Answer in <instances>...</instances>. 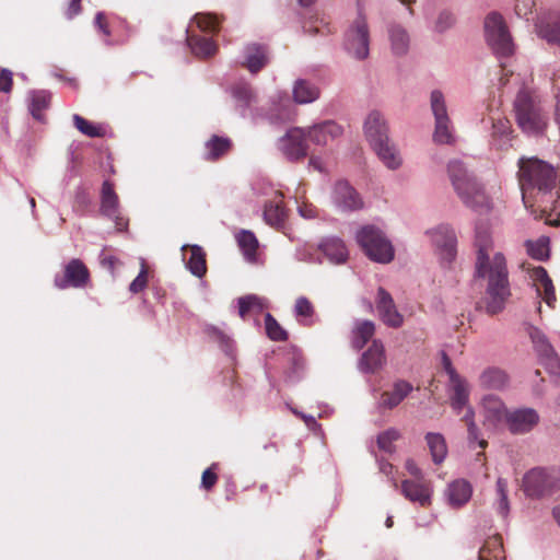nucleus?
<instances>
[{
    "instance_id": "f257e3e1",
    "label": "nucleus",
    "mask_w": 560,
    "mask_h": 560,
    "mask_svg": "<svg viewBox=\"0 0 560 560\" xmlns=\"http://www.w3.org/2000/svg\"><path fill=\"white\" fill-rule=\"evenodd\" d=\"M476 273L488 280L487 311L495 314L503 308L510 296L509 272L502 253H493V242L488 229L477 226L475 237Z\"/></svg>"
},
{
    "instance_id": "f03ea898",
    "label": "nucleus",
    "mask_w": 560,
    "mask_h": 560,
    "mask_svg": "<svg viewBox=\"0 0 560 560\" xmlns=\"http://www.w3.org/2000/svg\"><path fill=\"white\" fill-rule=\"evenodd\" d=\"M518 182L526 208L537 206L542 213L558 209V200L553 198L552 192L557 183V172L551 164L537 158H521Z\"/></svg>"
},
{
    "instance_id": "7ed1b4c3",
    "label": "nucleus",
    "mask_w": 560,
    "mask_h": 560,
    "mask_svg": "<svg viewBox=\"0 0 560 560\" xmlns=\"http://www.w3.org/2000/svg\"><path fill=\"white\" fill-rule=\"evenodd\" d=\"M452 185L462 202L475 211H488L490 199L483 187L468 173L460 161H452L447 167Z\"/></svg>"
},
{
    "instance_id": "20e7f679",
    "label": "nucleus",
    "mask_w": 560,
    "mask_h": 560,
    "mask_svg": "<svg viewBox=\"0 0 560 560\" xmlns=\"http://www.w3.org/2000/svg\"><path fill=\"white\" fill-rule=\"evenodd\" d=\"M363 130L380 160L390 170L398 168L402 161L399 152L389 141L388 126L383 115L377 110L371 112L365 118Z\"/></svg>"
},
{
    "instance_id": "39448f33",
    "label": "nucleus",
    "mask_w": 560,
    "mask_h": 560,
    "mask_svg": "<svg viewBox=\"0 0 560 560\" xmlns=\"http://www.w3.org/2000/svg\"><path fill=\"white\" fill-rule=\"evenodd\" d=\"M514 116L524 132L539 133L547 127V116L540 101L530 91L522 90L517 93L514 101Z\"/></svg>"
},
{
    "instance_id": "423d86ee",
    "label": "nucleus",
    "mask_w": 560,
    "mask_h": 560,
    "mask_svg": "<svg viewBox=\"0 0 560 560\" xmlns=\"http://www.w3.org/2000/svg\"><path fill=\"white\" fill-rule=\"evenodd\" d=\"M357 242L373 261L388 264L394 259V248L384 233L374 225H365L357 233Z\"/></svg>"
},
{
    "instance_id": "0eeeda50",
    "label": "nucleus",
    "mask_w": 560,
    "mask_h": 560,
    "mask_svg": "<svg viewBox=\"0 0 560 560\" xmlns=\"http://www.w3.org/2000/svg\"><path fill=\"white\" fill-rule=\"evenodd\" d=\"M523 489L532 498L551 495L560 490V470L534 468L524 476Z\"/></svg>"
},
{
    "instance_id": "6e6552de",
    "label": "nucleus",
    "mask_w": 560,
    "mask_h": 560,
    "mask_svg": "<svg viewBox=\"0 0 560 560\" xmlns=\"http://www.w3.org/2000/svg\"><path fill=\"white\" fill-rule=\"evenodd\" d=\"M485 31L488 44L500 56L513 52V43L505 22L499 13L492 12L485 20Z\"/></svg>"
},
{
    "instance_id": "1a4fd4ad",
    "label": "nucleus",
    "mask_w": 560,
    "mask_h": 560,
    "mask_svg": "<svg viewBox=\"0 0 560 560\" xmlns=\"http://www.w3.org/2000/svg\"><path fill=\"white\" fill-rule=\"evenodd\" d=\"M370 33L366 19L360 13L345 34L346 50L359 60L369 56Z\"/></svg>"
},
{
    "instance_id": "9d476101",
    "label": "nucleus",
    "mask_w": 560,
    "mask_h": 560,
    "mask_svg": "<svg viewBox=\"0 0 560 560\" xmlns=\"http://www.w3.org/2000/svg\"><path fill=\"white\" fill-rule=\"evenodd\" d=\"M91 273L86 265L79 258H72L65 266L61 273H57L54 284L59 290L68 288L82 289L89 285Z\"/></svg>"
},
{
    "instance_id": "9b49d317",
    "label": "nucleus",
    "mask_w": 560,
    "mask_h": 560,
    "mask_svg": "<svg viewBox=\"0 0 560 560\" xmlns=\"http://www.w3.org/2000/svg\"><path fill=\"white\" fill-rule=\"evenodd\" d=\"M431 109L435 118L433 139L436 143L451 144L454 141L451 120L447 115L446 104L441 91L431 93Z\"/></svg>"
},
{
    "instance_id": "f8f14e48",
    "label": "nucleus",
    "mask_w": 560,
    "mask_h": 560,
    "mask_svg": "<svg viewBox=\"0 0 560 560\" xmlns=\"http://www.w3.org/2000/svg\"><path fill=\"white\" fill-rule=\"evenodd\" d=\"M100 211L106 218L113 220L118 231H124L128 226V219L120 212L118 195L115 192L114 185L105 180L101 190Z\"/></svg>"
},
{
    "instance_id": "ddd939ff",
    "label": "nucleus",
    "mask_w": 560,
    "mask_h": 560,
    "mask_svg": "<svg viewBox=\"0 0 560 560\" xmlns=\"http://www.w3.org/2000/svg\"><path fill=\"white\" fill-rule=\"evenodd\" d=\"M306 139V129L292 128L280 139V150L289 161L303 160L307 155Z\"/></svg>"
},
{
    "instance_id": "4468645a",
    "label": "nucleus",
    "mask_w": 560,
    "mask_h": 560,
    "mask_svg": "<svg viewBox=\"0 0 560 560\" xmlns=\"http://www.w3.org/2000/svg\"><path fill=\"white\" fill-rule=\"evenodd\" d=\"M376 310L381 320L388 327L399 328L404 316L398 312L394 299L384 288L380 287L376 296Z\"/></svg>"
},
{
    "instance_id": "2eb2a0df",
    "label": "nucleus",
    "mask_w": 560,
    "mask_h": 560,
    "mask_svg": "<svg viewBox=\"0 0 560 560\" xmlns=\"http://www.w3.org/2000/svg\"><path fill=\"white\" fill-rule=\"evenodd\" d=\"M521 267L528 272L537 294L541 296L549 306H552L556 302V291L547 270L541 266L532 267L530 264L527 262H523Z\"/></svg>"
},
{
    "instance_id": "dca6fc26",
    "label": "nucleus",
    "mask_w": 560,
    "mask_h": 560,
    "mask_svg": "<svg viewBox=\"0 0 560 560\" xmlns=\"http://www.w3.org/2000/svg\"><path fill=\"white\" fill-rule=\"evenodd\" d=\"M508 429L513 434L532 431L539 422V415L533 408H521L505 415Z\"/></svg>"
},
{
    "instance_id": "f3484780",
    "label": "nucleus",
    "mask_w": 560,
    "mask_h": 560,
    "mask_svg": "<svg viewBox=\"0 0 560 560\" xmlns=\"http://www.w3.org/2000/svg\"><path fill=\"white\" fill-rule=\"evenodd\" d=\"M332 199L342 211H354L363 207V201L357 190L345 180L336 183Z\"/></svg>"
},
{
    "instance_id": "a211bd4d",
    "label": "nucleus",
    "mask_w": 560,
    "mask_h": 560,
    "mask_svg": "<svg viewBox=\"0 0 560 560\" xmlns=\"http://www.w3.org/2000/svg\"><path fill=\"white\" fill-rule=\"evenodd\" d=\"M431 238L440 255L445 260H452L456 254V235L448 225H439L431 231Z\"/></svg>"
},
{
    "instance_id": "6ab92c4d",
    "label": "nucleus",
    "mask_w": 560,
    "mask_h": 560,
    "mask_svg": "<svg viewBox=\"0 0 560 560\" xmlns=\"http://www.w3.org/2000/svg\"><path fill=\"white\" fill-rule=\"evenodd\" d=\"M269 61L268 47L261 44H248L244 48L242 66L250 73L259 72Z\"/></svg>"
},
{
    "instance_id": "aec40b11",
    "label": "nucleus",
    "mask_w": 560,
    "mask_h": 560,
    "mask_svg": "<svg viewBox=\"0 0 560 560\" xmlns=\"http://www.w3.org/2000/svg\"><path fill=\"white\" fill-rule=\"evenodd\" d=\"M308 139L317 145H327L330 141L340 137L342 128L332 120H327L310 127L306 130Z\"/></svg>"
},
{
    "instance_id": "412c9836",
    "label": "nucleus",
    "mask_w": 560,
    "mask_h": 560,
    "mask_svg": "<svg viewBox=\"0 0 560 560\" xmlns=\"http://www.w3.org/2000/svg\"><path fill=\"white\" fill-rule=\"evenodd\" d=\"M413 387L407 381H396L393 386L383 392L380 397V407L393 409L397 407L411 392Z\"/></svg>"
},
{
    "instance_id": "4be33fe9",
    "label": "nucleus",
    "mask_w": 560,
    "mask_h": 560,
    "mask_svg": "<svg viewBox=\"0 0 560 560\" xmlns=\"http://www.w3.org/2000/svg\"><path fill=\"white\" fill-rule=\"evenodd\" d=\"M527 331L538 357L551 365L558 363V357L546 335L534 326H529Z\"/></svg>"
},
{
    "instance_id": "5701e85b",
    "label": "nucleus",
    "mask_w": 560,
    "mask_h": 560,
    "mask_svg": "<svg viewBox=\"0 0 560 560\" xmlns=\"http://www.w3.org/2000/svg\"><path fill=\"white\" fill-rule=\"evenodd\" d=\"M385 362L384 346L380 340H373L370 348L362 354L360 369L366 373H375Z\"/></svg>"
},
{
    "instance_id": "b1692460",
    "label": "nucleus",
    "mask_w": 560,
    "mask_h": 560,
    "mask_svg": "<svg viewBox=\"0 0 560 560\" xmlns=\"http://www.w3.org/2000/svg\"><path fill=\"white\" fill-rule=\"evenodd\" d=\"M401 492L406 499L417 502L421 506L430 504V489L421 479L417 481L404 480L401 482Z\"/></svg>"
},
{
    "instance_id": "393cba45",
    "label": "nucleus",
    "mask_w": 560,
    "mask_h": 560,
    "mask_svg": "<svg viewBox=\"0 0 560 560\" xmlns=\"http://www.w3.org/2000/svg\"><path fill=\"white\" fill-rule=\"evenodd\" d=\"M319 248L332 264H343L348 258L347 247L339 238H328L319 245Z\"/></svg>"
},
{
    "instance_id": "a878e982",
    "label": "nucleus",
    "mask_w": 560,
    "mask_h": 560,
    "mask_svg": "<svg viewBox=\"0 0 560 560\" xmlns=\"http://www.w3.org/2000/svg\"><path fill=\"white\" fill-rule=\"evenodd\" d=\"M186 40L192 54L199 58L211 57L218 50L215 43L211 38L188 34Z\"/></svg>"
},
{
    "instance_id": "bb28decb",
    "label": "nucleus",
    "mask_w": 560,
    "mask_h": 560,
    "mask_svg": "<svg viewBox=\"0 0 560 560\" xmlns=\"http://www.w3.org/2000/svg\"><path fill=\"white\" fill-rule=\"evenodd\" d=\"M450 385L453 392L451 405L454 410L459 412L468 401L469 392L466 381L460 375H457L456 377L450 378Z\"/></svg>"
},
{
    "instance_id": "cd10ccee",
    "label": "nucleus",
    "mask_w": 560,
    "mask_h": 560,
    "mask_svg": "<svg viewBox=\"0 0 560 560\" xmlns=\"http://www.w3.org/2000/svg\"><path fill=\"white\" fill-rule=\"evenodd\" d=\"M187 249L190 250L187 268L194 276L201 278L207 271L206 254L198 245H184L182 247V250Z\"/></svg>"
},
{
    "instance_id": "c85d7f7f",
    "label": "nucleus",
    "mask_w": 560,
    "mask_h": 560,
    "mask_svg": "<svg viewBox=\"0 0 560 560\" xmlns=\"http://www.w3.org/2000/svg\"><path fill=\"white\" fill-rule=\"evenodd\" d=\"M238 315L246 319L249 315H259L267 307L266 300L255 294L241 296L238 300Z\"/></svg>"
},
{
    "instance_id": "c756f323",
    "label": "nucleus",
    "mask_w": 560,
    "mask_h": 560,
    "mask_svg": "<svg viewBox=\"0 0 560 560\" xmlns=\"http://www.w3.org/2000/svg\"><path fill=\"white\" fill-rule=\"evenodd\" d=\"M479 560H505L502 537L494 535L489 537L479 550Z\"/></svg>"
},
{
    "instance_id": "7c9ffc66",
    "label": "nucleus",
    "mask_w": 560,
    "mask_h": 560,
    "mask_svg": "<svg viewBox=\"0 0 560 560\" xmlns=\"http://www.w3.org/2000/svg\"><path fill=\"white\" fill-rule=\"evenodd\" d=\"M50 101L51 94L45 90L33 91L30 94V110L36 120H45L44 110L49 107Z\"/></svg>"
},
{
    "instance_id": "2f4dec72",
    "label": "nucleus",
    "mask_w": 560,
    "mask_h": 560,
    "mask_svg": "<svg viewBox=\"0 0 560 560\" xmlns=\"http://www.w3.org/2000/svg\"><path fill=\"white\" fill-rule=\"evenodd\" d=\"M232 148V141L226 137H220L213 135L206 142V160L207 161H217L220 158L224 156Z\"/></svg>"
},
{
    "instance_id": "473e14b6",
    "label": "nucleus",
    "mask_w": 560,
    "mask_h": 560,
    "mask_svg": "<svg viewBox=\"0 0 560 560\" xmlns=\"http://www.w3.org/2000/svg\"><path fill=\"white\" fill-rule=\"evenodd\" d=\"M508 375L498 368H488L479 376V383L487 389H502L508 384Z\"/></svg>"
},
{
    "instance_id": "72a5a7b5",
    "label": "nucleus",
    "mask_w": 560,
    "mask_h": 560,
    "mask_svg": "<svg viewBox=\"0 0 560 560\" xmlns=\"http://www.w3.org/2000/svg\"><path fill=\"white\" fill-rule=\"evenodd\" d=\"M471 497V487L465 480H456L448 487V500L451 504L460 506L468 502Z\"/></svg>"
},
{
    "instance_id": "f704fd0d",
    "label": "nucleus",
    "mask_w": 560,
    "mask_h": 560,
    "mask_svg": "<svg viewBox=\"0 0 560 560\" xmlns=\"http://www.w3.org/2000/svg\"><path fill=\"white\" fill-rule=\"evenodd\" d=\"M425 441L433 462L435 464L442 463L447 454V446L443 435L430 432L425 435Z\"/></svg>"
},
{
    "instance_id": "c9c22d12",
    "label": "nucleus",
    "mask_w": 560,
    "mask_h": 560,
    "mask_svg": "<svg viewBox=\"0 0 560 560\" xmlns=\"http://www.w3.org/2000/svg\"><path fill=\"white\" fill-rule=\"evenodd\" d=\"M293 96L296 103L306 104L318 98L319 90L305 80H299L294 85Z\"/></svg>"
},
{
    "instance_id": "e433bc0d",
    "label": "nucleus",
    "mask_w": 560,
    "mask_h": 560,
    "mask_svg": "<svg viewBox=\"0 0 560 560\" xmlns=\"http://www.w3.org/2000/svg\"><path fill=\"white\" fill-rule=\"evenodd\" d=\"M389 39L395 55H405L409 48V35L400 25L389 28Z\"/></svg>"
},
{
    "instance_id": "4c0bfd02",
    "label": "nucleus",
    "mask_w": 560,
    "mask_h": 560,
    "mask_svg": "<svg viewBox=\"0 0 560 560\" xmlns=\"http://www.w3.org/2000/svg\"><path fill=\"white\" fill-rule=\"evenodd\" d=\"M375 325L371 320L359 322L353 329L352 345L355 349H362L373 337Z\"/></svg>"
},
{
    "instance_id": "58836bf2",
    "label": "nucleus",
    "mask_w": 560,
    "mask_h": 560,
    "mask_svg": "<svg viewBox=\"0 0 560 560\" xmlns=\"http://www.w3.org/2000/svg\"><path fill=\"white\" fill-rule=\"evenodd\" d=\"M287 217L285 209L281 202L270 201L265 205L264 219L267 224L279 228Z\"/></svg>"
},
{
    "instance_id": "ea45409f",
    "label": "nucleus",
    "mask_w": 560,
    "mask_h": 560,
    "mask_svg": "<svg viewBox=\"0 0 560 560\" xmlns=\"http://www.w3.org/2000/svg\"><path fill=\"white\" fill-rule=\"evenodd\" d=\"M482 406L486 412V418L492 421L505 419L506 411L503 402L495 396L489 395L483 398Z\"/></svg>"
},
{
    "instance_id": "a19ab883",
    "label": "nucleus",
    "mask_w": 560,
    "mask_h": 560,
    "mask_svg": "<svg viewBox=\"0 0 560 560\" xmlns=\"http://www.w3.org/2000/svg\"><path fill=\"white\" fill-rule=\"evenodd\" d=\"M549 237L547 236H540L536 241H526L525 247L527 250V254L539 261L547 260L549 258Z\"/></svg>"
},
{
    "instance_id": "79ce46f5",
    "label": "nucleus",
    "mask_w": 560,
    "mask_h": 560,
    "mask_svg": "<svg viewBox=\"0 0 560 560\" xmlns=\"http://www.w3.org/2000/svg\"><path fill=\"white\" fill-rule=\"evenodd\" d=\"M237 243L246 259L253 261L256 258L258 249V241L254 233L249 231H242L237 235Z\"/></svg>"
},
{
    "instance_id": "37998d69",
    "label": "nucleus",
    "mask_w": 560,
    "mask_h": 560,
    "mask_svg": "<svg viewBox=\"0 0 560 560\" xmlns=\"http://www.w3.org/2000/svg\"><path fill=\"white\" fill-rule=\"evenodd\" d=\"M265 329L269 339L273 341H287V330L277 322V319L270 314L265 315Z\"/></svg>"
},
{
    "instance_id": "c03bdc74",
    "label": "nucleus",
    "mask_w": 560,
    "mask_h": 560,
    "mask_svg": "<svg viewBox=\"0 0 560 560\" xmlns=\"http://www.w3.org/2000/svg\"><path fill=\"white\" fill-rule=\"evenodd\" d=\"M294 313H295L296 317L302 318V319H300L301 323L308 326V325H311L310 319L313 317V315L315 313V308H314V305L312 304V302L307 298L300 296L295 301Z\"/></svg>"
},
{
    "instance_id": "a18cd8bd",
    "label": "nucleus",
    "mask_w": 560,
    "mask_h": 560,
    "mask_svg": "<svg viewBox=\"0 0 560 560\" xmlns=\"http://www.w3.org/2000/svg\"><path fill=\"white\" fill-rule=\"evenodd\" d=\"M73 124L80 132L88 137L100 138L104 136V130L101 126L92 124L80 115H73Z\"/></svg>"
},
{
    "instance_id": "49530a36",
    "label": "nucleus",
    "mask_w": 560,
    "mask_h": 560,
    "mask_svg": "<svg viewBox=\"0 0 560 560\" xmlns=\"http://www.w3.org/2000/svg\"><path fill=\"white\" fill-rule=\"evenodd\" d=\"M400 434L395 429H388L382 432L377 438L378 447L386 452L392 453L394 451V442L399 439Z\"/></svg>"
},
{
    "instance_id": "de8ad7c7",
    "label": "nucleus",
    "mask_w": 560,
    "mask_h": 560,
    "mask_svg": "<svg viewBox=\"0 0 560 560\" xmlns=\"http://www.w3.org/2000/svg\"><path fill=\"white\" fill-rule=\"evenodd\" d=\"M506 487L508 482L505 479L499 478L497 480V492L499 497L498 511L502 516H506L510 510Z\"/></svg>"
},
{
    "instance_id": "09e8293b",
    "label": "nucleus",
    "mask_w": 560,
    "mask_h": 560,
    "mask_svg": "<svg viewBox=\"0 0 560 560\" xmlns=\"http://www.w3.org/2000/svg\"><path fill=\"white\" fill-rule=\"evenodd\" d=\"M195 21L197 23L198 28L202 32L207 33H215L219 28V22L215 16L211 14H196Z\"/></svg>"
},
{
    "instance_id": "8fccbe9b",
    "label": "nucleus",
    "mask_w": 560,
    "mask_h": 560,
    "mask_svg": "<svg viewBox=\"0 0 560 560\" xmlns=\"http://www.w3.org/2000/svg\"><path fill=\"white\" fill-rule=\"evenodd\" d=\"M148 285V267L145 261H141V270L136 279L130 283L129 290L132 293H139L143 291Z\"/></svg>"
},
{
    "instance_id": "3c124183",
    "label": "nucleus",
    "mask_w": 560,
    "mask_h": 560,
    "mask_svg": "<svg viewBox=\"0 0 560 560\" xmlns=\"http://www.w3.org/2000/svg\"><path fill=\"white\" fill-rule=\"evenodd\" d=\"M454 16L451 12L442 11L435 21L434 30L439 33H443L454 24Z\"/></svg>"
},
{
    "instance_id": "603ef678",
    "label": "nucleus",
    "mask_w": 560,
    "mask_h": 560,
    "mask_svg": "<svg viewBox=\"0 0 560 560\" xmlns=\"http://www.w3.org/2000/svg\"><path fill=\"white\" fill-rule=\"evenodd\" d=\"M536 5L535 0H516L515 1V13L520 18L528 19Z\"/></svg>"
},
{
    "instance_id": "864d4df0",
    "label": "nucleus",
    "mask_w": 560,
    "mask_h": 560,
    "mask_svg": "<svg viewBox=\"0 0 560 560\" xmlns=\"http://www.w3.org/2000/svg\"><path fill=\"white\" fill-rule=\"evenodd\" d=\"M215 465H212L211 467L207 468L201 476V487L205 490H210L214 487V485L218 481V475L213 470Z\"/></svg>"
},
{
    "instance_id": "5fc2aeb1",
    "label": "nucleus",
    "mask_w": 560,
    "mask_h": 560,
    "mask_svg": "<svg viewBox=\"0 0 560 560\" xmlns=\"http://www.w3.org/2000/svg\"><path fill=\"white\" fill-rule=\"evenodd\" d=\"M463 420L466 422L468 428V439L470 442L477 441L478 434H477V427L474 422V411L471 408H467L465 416L463 417Z\"/></svg>"
},
{
    "instance_id": "6e6d98bb",
    "label": "nucleus",
    "mask_w": 560,
    "mask_h": 560,
    "mask_svg": "<svg viewBox=\"0 0 560 560\" xmlns=\"http://www.w3.org/2000/svg\"><path fill=\"white\" fill-rule=\"evenodd\" d=\"M13 86V73L8 69L0 70V92L9 93Z\"/></svg>"
},
{
    "instance_id": "4d7b16f0",
    "label": "nucleus",
    "mask_w": 560,
    "mask_h": 560,
    "mask_svg": "<svg viewBox=\"0 0 560 560\" xmlns=\"http://www.w3.org/2000/svg\"><path fill=\"white\" fill-rule=\"evenodd\" d=\"M544 36L548 42L557 43L560 45V21L548 25L544 30Z\"/></svg>"
},
{
    "instance_id": "13d9d810",
    "label": "nucleus",
    "mask_w": 560,
    "mask_h": 560,
    "mask_svg": "<svg viewBox=\"0 0 560 560\" xmlns=\"http://www.w3.org/2000/svg\"><path fill=\"white\" fill-rule=\"evenodd\" d=\"M95 25L106 36H109L110 32L107 24V19L104 13L98 12L95 16Z\"/></svg>"
},
{
    "instance_id": "bf43d9fd",
    "label": "nucleus",
    "mask_w": 560,
    "mask_h": 560,
    "mask_svg": "<svg viewBox=\"0 0 560 560\" xmlns=\"http://www.w3.org/2000/svg\"><path fill=\"white\" fill-rule=\"evenodd\" d=\"M442 365H443L445 372L448 375V380L459 375L456 372V370L453 368L452 361H451L450 357L445 352H442Z\"/></svg>"
},
{
    "instance_id": "052dcab7",
    "label": "nucleus",
    "mask_w": 560,
    "mask_h": 560,
    "mask_svg": "<svg viewBox=\"0 0 560 560\" xmlns=\"http://www.w3.org/2000/svg\"><path fill=\"white\" fill-rule=\"evenodd\" d=\"M81 11V0H71L68 9L66 11V14L69 19L73 18L74 15L79 14Z\"/></svg>"
},
{
    "instance_id": "680f3d73",
    "label": "nucleus",
    "mask_w": 560,
    "mask_h": 560,
    "mask_svg": "<svg viewBox=\"0 0 560 560\" xmlns=\"http://www.w3.org/2000/svg\"><path fill=\"white\" fill-rule=\"evenodd\" d=\"M553 84L559 90L557 93L556 121L560 126V75L553 78Z\"/></svg>"
},
{
    "instance_id": "e2e57ef3",
    "label": "nucleus",
    "mask_w": 560,
    "mask_h": 560,
    "mask_svg": "<svg viewBox=\"0 0 560 560\" xmlns=\"http://www.w3.org/2000/svg\"><path fill=\"white\" fill-rule=\"evenodd\" d=\"M406 469L412 476H415L418 480L421 479V470L412 459H408L406 462Z\"/></svg>"
},
{
    "instance_id": "0e129e2a",
    "label": "nucleus",
    "mask_w": 560,
    "mask_h": 560,
    "mask_svg": "<svg viewBox=\"0 0 560 560\" xmlns=\"http://www.w3.org/2000/svg\"><path fill=\"white\" fill-rule=\"evenodd\" d=\"M493 129L500 133H506L510 130L509 120H498V122L493 124Z\"/></svg>"
},
{
    "instance_id": "69168bd1",
    "label": "nucleus",
    "mask_w": 560,
    "mask_h": 560,
    "mask_svg": "<svg viewBox=\"0 0 560 560\" xmlns=\"http://www.w3.org/2000/svg\"><path fill=\"white\" fill-rule=\"evenodd\" d=\"M310 165L313 166L315 170L322 172L323 171V163L319 158L311 156L310 158Z\"/></svg>"
},
{
    "instance_id": "338daca9",
    "label": "nucleus",
    "mask_w": 560,
    "mask_h": 560,
    "mask_svg": "<svg viewBox=\"0 0 560 560\" xmlns=\"http://www.w3.org/2000/svg\"><path fill=\"white\" fill-rule=\"evenodd\" d=\"M381 470L385 474V475H389L393 470V465L389 464V463H384L381 465Z\"/></svg>"
},
{
    "instance_id": "774afa93",
    "label": "nucleus",
    "mask_w": 560,
    "mask_h": 560,
    "mask_svg": "<svg viewBox=\"0 0 560 560\" xmlns=\"http://www.w3.org/2000/svg\"><path fill=\"white\" fill-rule=\"evenodd\" d=\"M552 515H553L555 520L557 521V523H558V524H559V526H560V505H559V506L553 508V510H552Z\"/></svg>"
}]
</instances>
